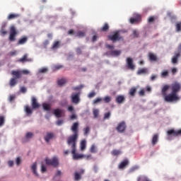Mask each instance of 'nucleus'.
I'll return each mask as SVG.
<instances>
[{"label":"nucleus","mask_w":181,"mask_h":181,"mask_svg":"<svg viewBox=\"0 0 181 181\" xmlns=\"http://www.w3.org/2000/svg\"><path fill=\"white\" fill-rule=\"evenodd\" d=\"M78 126L79 124L78 122H75L73 124L71 130L74 133V134L68 137L66 143L77 142L78 138Z\"/></svg>","instance_id":"nucleus-1"},{"label":"nucleus","mask_w":181,"mask_h":181,"mask_svg":"<svg viewBox=\"0 0 181 181\" xmlns=\"http://www.w3.org/2000/svg\"><path fill=\"white\" fill-rule=\"evenodd\" d=\"M66 144L71 148L72 157L74 160H78L83 158V154H78L76 153V142H66Z\"/></svg>","instance_id":"nucleus-2"},{"label":"nucleus","mask_w":181,"mask_h":181,"mask_svg":"<svg viewBox=\"0 0 181 181\" xmlns=\"http://www.w3.org/2000/svg\"><path fill=\"white\" fill-rule=\"evenodd\" d=\"M164 100L166 103H173V102H177L180 100V97L178 96L177 94H175L174 93H170V94H166L165 96L163 97Z\"/></svg>","instance_id":"nucleus-3"},{"label":"nucleus","mask_w":181,"mask_h":181,"mask_svg":"<svg viewBox=\"0 0 181 181\" xmlns=\"http://www.w3.org/2000/svg\"><path fill=\"white\" fill-rule=\"evenodd\" d=\"M180 57H181V43L177 47V51H175L174 56L171 58V63L173 64H177Z\"/></svg>","instance_id":"nucleus-4"},{"label":"nucleus","mask_w":181,"mask_h":181,"mask_svg":"<svg viewBox=\"0 0 181 181\" xmlns=\"http://www.w3.org/2000/svg\"><path fill=\"white\" fill-rule=\"evenodd\" d=\"M107 38L109 40L112 41V42H115L117 41H120V40H124V37H121L119 31H115V33H113V35H108Z\"/></svg>","instance_id":"nucleus-5"},{"label":"nucleus","mask_w":181,"mask_h":181,"mask_svg":"<svg viewBox=\"0 0 181 181\" xmlns=\"http://www.w3.org/2000/svg\"><path fill=\"white\" fill-rule=\"evenodd\" d=\"M17 35H18V31L16 27H14V25H11V27H10V34L8 37L9 41L11 42L16 41V37Z\"/></svg>","instance_id":"nucleus-6"},{"label":"nucleus","mask_w":181,"mask_h":181,"mask_svg":"<svg viewBox=\"0 0 181 181\" xmlns=\"http://www.w3.org/2000/svg\"><path fill=\"white\" fill-rule=\"evenodd\" d=\"M45 163L47 165H52L54 168H57L59 165V160L57 157H54L53 158L51 159L46 158Z\"/></svg>","instance_id":"nucleus-7"},{"label":"nucleus","mask_w":181,"mask_h":181,"mask_svg":"<svg viewBox=\"0 0 181 181\" xmlns=\"http://www.w3.org/2000/svg\"><path fill=\"white\" fill-rule=\"evenodd\" d=\"M171 88V93L174 94H177L181 90V83H179V82H174V83H172L170 86Z\"/></svg>","instance_id":"nucleus-8"},{"label":"nucleus","mask_w":181,"mask_h":181,"mask_svg":"<svg viewBox=\"0 0 181 181\" xmlns=\"http://www.w3.org/2000/svg\"><path fill=\"white\" fill-rule=\"evenodd\" d=\"M127 129V124L125 122H121L118 123L116 130L118 133L122 134L124 133Z\"/></svg>","instance_id":"nucleus-9"},{"label":"nucleus","mask_w":181,"mask_h":181,"mask_svg":"<svg viewBox=\"0 0 181 181\" xmlns=\"http://www.w3.org/2000/svg\"><path fill=\"white\" fill-rule=\"evenodd\" d=\"M126 63L128 69H130L132 71L135 70V65L134 64L132 58L127 57L126 59Z\"/></svg>","instance_id":"nucleus-10"},{"label":"nucleus","mask_w":181,"mask_h":181,"mask_svg":"<svg viewBox=\"0 0 181 181\" xmlns=\"http://www.w3.org/2000/svg\"><path fill=\"white\" fill-rule=\"evenodd\" d=\"M85 173V170L83 169H80L78 171H76L74 173V180L75 181H79L81 180V176Z\"/></svg>","instance_id":"nucleus-11"},{"label":"nucleus","mask_w":181,"mask_h":181,"mask_svg":"<svg viewBox=\"0 0 181 181\" xmlns=\"http://www.w3.org/2000/svg\"><path fill=\"white\" fill-rule=\"evenodd\" d=\"M168 136H181V129L175 131V129H170L167 132Z\"/></svg>","instance_id":"nucleus-12"},{"label":"nucleus","mask_w":181,"mask_h":181,"mask_svg":"<svg viewBox=\"0 0 181 181\" xmlns=\"http://www.w3.org/2000/svg\"><path fill=\"white\" fill-rule=\"evenodd\" d=\"M31 106L33 110H36L40 107V104L37 103V99L35 97L31 98Z\"/></svg>","instance_id":"nucleus-13"},{"label":"nucleus","mask_w":181,"mask_h":181,"mask_svg":"<svg viewBox=\"0 0 181 181\" xmlns=\"http://www.w3.org/2000/svg\"><path fill=\"white\" fill-rule=\"evenodd\" d=\"M141 21V16L140 14H136L134 18H130L129 23L131 24L138 23Z\"/></svg>","instance_id":"nucleus-14"},{"label":"nucleus","mask_w":181,"mask_h":181,"mask_svg":"<svg viewBox=\"0 0 181 181\" xmlns=\"http://www.w3.org/2000/svg\"><path fill=\"white\" fill-rule=\"evenodd\" d=\"M122 54V51L120 50H115V51H108L106 52V54L108 56L112 57H118Z\"/></svg>","instance_id":"nucleus-15"},{"label":"nucleus","mask_w":181,"mask_h":181,"mask_svg":"<svg viewBox=\"0 0 181 181\" xmlns=\"http://www.w3.org/2000/svg\"><path fill=\"white\" fill-rule=\"evenodd\" d=\"M71 102L75 104H78L80 102V98H79V94L76 93V94H72L71 95Z\"/></svg>","instance_id":"nucleus-16"},{"label":"nucleus","mask_w":181,"mask_h":181,"mask_svg":"<svg viewBox=\"0 0 181 181\" xmlns=\"http://www.w3.org/2000/svg\"><path fill=\"white\" fill-rule=\"evenodd\" d=\"M54 137V134L53 133L47 132L45 136L44 137V139L47 143H49L50 140L52 139Z\"/></svg>","instance_id":"nucleus-17"},{"label":"nucleus","mask_w":181,"mask_h":181,"mask_svg":"<svg viewBox=\"0 0 181 181\" xmlns=\"http://www.w3.org/2000/svg\"><path fill=\"white\" fill-rule=\"evenodd\" d=\"M28 37H25V36L21 37V38L18 40L17 45H25L28 42Z\"/></svg>","instance_id":"nucleus-18"},{"label":"nucleus","mask_w":181,"mask_h":181,"mask_svg":"<svg viewBox=\"0 0 181 181\" xmlns=\"http://www.w3.org/2000/svg\"><path fill=\"white\" fill-rule=\"evenodd\" d=\"M19 17H20V14L11 13V14H8L7 17V21H12L14 19H17Z\"/></svg>","instance_id":"nucleus-19"},{"label":"nucleus","mask_w":181,"mask_h":181,"mask_svg":"<svg viewBox=\"0 0 181 181\" xmlns=\"http://www.w3.org/2000/svg\"><path fill=\"white\" fill-rule=\"evenodd\" d=\"M32 61H33V59H31V58H28L27 54H25V55H23V57H22V58H20L18 59V62H21V63H24L26 62H32Z\"/></svg>","instance_id":"nucleus-20"},{"label":"nucleus","mask_w":181,"mask_h":181,"mask_svg":"<svg viewBox=\"0 0 181 181\" xmlns=\"http://www.w3.org/2000/svg\"><path fill=\"white\" fill-rule=\"evenodd\" d=\"M63 110L59 109H56L54 110L53 114L57 118H60L62 117Z\"/></svg>","instance_id":"nucleus-21"},{"label":"nucleus","mask_w":181,"mask_h":181,"mask_svg":"<svg viewBox=\"0 0 181 181\" xmlns=\"http://www.w3.org/2000/svg\"><path fill=\"white\" fill-rule=\"evenodd\" d=\"M11 75L15 76L14 78L18 79L21 78V71H11Z\"/></svg>","instance_id":"nucleus-22"},{"label":"nucleus","mask_w":181,"mask_h":181,"mask_svg":"<svg viewBox=\"0 0 181 181\" xmlns=\"http://www.w3.org/2000/svg\"><path fill=\"white\" fill-rule=\"evenodd\" d=\"M170 89V86L168 85H165L163 86L161 89V94L163 98L165 97V95H167V91Z\"/></svg>","instance_id":"nucleus-23"},{"label":"nucleus","mask_w":181,"mask_h":181,"mask_svg":"<svg viewBox=\"0 0 181 181\" xmlns=\"http://www.w3.org/2000/svg\"><path fill=\"white\" fill-rule=\"evenodd\" d=\"M148 59L151 62H157L158 57L155 55V54H152V52L148 53Z\"/></svg>","instance_id":"nucleus-24"},{"label":"nucleus","mask_w":181,"mask_h":181,"mask_svg":"<svg viewBox=\"0 0 181 181\" xmlns=\"http://www.w3.org/2000/svg\"><path fill=\"white\" fill-rule=\"evenodd\" d=\"M116 103L118 104H122L125 101V98L123 95H119L116 98Z\"/></svg>","instance_id":"nucleus-25"},{"label":"nucleus","mask_w":181,"mask_h":181,"mask_svg":"<svg viewBox=\"0 0 181 181\" xmlns=\"http://www.w3.org/2000/svg\"><path fill=\"white\" fill-rule=\"evenodd\" d=\"M8 33V31L6 30V25H4L0 28V35L1 36H6Z\"/></svg>","instance_id":"nucleus-26"},{"label":"nucleus","mask_w":181,"mask_h":181,"mask_svg":"<svg viewBox=\"0 0 181 181\" xmlns=\"http://www.w3.org/2000/svg\"><path fill=\"white\" fill-rule=\"evenodd\" d=\"M148 68H141L140 69H138L137 74L141 75V74H148Z\"/></svg>","instance_id":"nucleus-27"},{"label":"nucleus","mask_w":181,"mask_h":181,"mask_svg":"<svg viewBox=\"0 0 181 181\" xmlns=\"http://www.w3.org/2000/svg\"><path fill=\"white\" fill-rule=\"evenodd\" d=\"M31 170L33 171V173L36 176V177H39V175L37 172V163H34L33 164V165L31 166Z\"/></svg>","instance_id":"nucleus-28"},{"label":"nucleus","mask_w":181,"mask_h":181,"mask_svg":"<svg viewBox=\"0 0 181 181\" xmlns=\"http://www.w3.org/2000/svg\"><path fill=\"white\" fill-rule=\"evenodd\" d=\"M128 165H129V160H124V161L120 163V164L119 165L118 168L119 169H123V168H124Z\"/></svg>","instance_id":"nucleus-29"},{"label":"nucleus","mask_w":181,"mask_h":181,"mask_svg":"<svg viewBox=\"0 0 181 181\" xmlns=\"http://www.w3.org/2000/svg\"><path fill=\"white\" fill-rule=\"evenodd\" d=\"M86 141L83 139L80 143V149L81 151H83L86 150Z\"/></svg>","instance_id":"nucleus-30"},{"label":"nucleus","mask_w":181,"mask_h":181,"mask_svg":"<svg viewBox=\"0 0 181 181\" xmlns=\"http://www.w3.org/2000/svg\"><path fill=\"white\" fill-rule=\"evenodd\" d=\"M158 141V134H154L153 138H152V140H151L152 145L153 146L156 145Z\"/></svg>","instance_id":"nucleus-31"},{"label":"nucleus","mask_w":181,"mask_h":181,"mask_svg":"<svg viewBox=\"0 0 181 181\" xmlns=\"http://www.w3.org/2000/svg\"><path fill=\"white\" fill-rule=\"evenodd\" d=\"M18 81L16 78H11L9 81V86L13 87L17 84Z\"/></svg>","instance_id":"nucleus-32"},{"label":"nucleus","mask_w":181,"mask_h":181,"mask_svg":"<svg viewBox=\"0 0 181 181\" xmlns=\"http://www.w3.org/2000/svg\"><path fill=\"white\" fill-rule=\"evenodd\" d=\"M109 29H110L109 24H107V23H105L104 25L100 28V30L102 32H107L109 30Z\"/></svg>","instance_id":"nucleus-33"},{"label":"nucleus","mask_w":181,"mask_h":181,"mask_svg":"<svg viewBox=\"0 0 181 181\" xmlns=\"http://www.w3.org/2000/svg\"><path fill=\"white\" fill-rule=\"evenodd\" d=\"M136 93V88H134V87H132L130 90H129V95L132 97H134L135 96V94Z\"/></svg>","instance_id":"nucleus-34"},{"label":"nucleus","mask_w":181,"mask_h":181,"mask_svg":"<svg viewBox=\"0 0 181 181\" xmlns=\"http://www.w3.org/2000/svg\"><path fill=\"white\" fill-rule=\"evenodd\" d=\"M67 83V80L66 79H64V78H63V79H59L58 81H57V85L59 86H62L63 85H64L65 83Z\"/></svg>","instance_id":"nucleus-35"},{"label":"nucleus","mask_w":181,"mask_h":181,"mask_svg":"<svg viewBox=\"0 0 181 181\" xmlns=\"http://www.w3.org/2000/svg\"><path fill=\"white\" fill-rule=\"evenodd\" d=\"M24 110H25L26 115H31L33 113V110L28 105L25 106Z\"/></svg>","instance_id":"nucleus-36"},{"label":"nucleus","mask_w":181,"mask_h":181,"mask_svg":"<svg viewBox=\"0 0 181 181\" xmlns=\"http://www.w3.org/2000/svg\"><path fill=\"white\" fill-rule=\"evenodd\" d=\"M42 108L44 110L46 111H50L51 110V106L50 105L47 104V103H43L42 104Z\"/></svg>","instance_id":"nucleus-37"},{"label":"nucleus","mask_w":181,"mask_h":181,"mask_svg":"<svg viewBox=\"0 0 181 181\" xmlns=\"http://www.w3.org/2000/svg\"><path fill=\"white\" fill-rule=\"evenodd\" d=\"M99 110L95 109L93 110V115L94 118H98L99 115Z\"/></svg>","instance_id":"nucleus-38"},{"label":"nucleus","mask_w":181,"mask_h":181,"mask_svg":"<svg viewBox=\"0 0 181 181\" xmlns=\"http://www.w3.org/2000/svg\"><path fill=\"white\" fill-rule=\"evenodd\" d=\"M90 152L92 153H97L96 146L95 144H93L90 148Z\"/></svg>","instance_id":"nucleus-39"},{"label":"nucleus","mask_w":181,"mask_h":181,"mask_svg":"<svg viewBox=\"0 0 181 181\" xmlns=\"http://www.w3.org/2000/svg\"><path fill=\"white\" fill-rule=\"evenodd\" d=\"M103 101H104V103H110L112 101V98L110 97V96H105V97L103 98Z\"/></svg>","instance_id":"nucleus-40"},{"label":"nucleus","mask_w":181,"mask_h":181,"mask_svg":"<svg viewBox=\"0 0 181 181\" xmlns=\"http://www.w3.org/2000/svg\"><path fill=\"white\" fill-rule=\"evenodd\" d=\"M122 153V152L119 150H113L112 151V155L114 156H119Z\"/></svg>","instance_id":"nucleus-41"},{"label":"nucleus","mask_w":181,"mask_h":181,"mask_svg":"<svg viewBox=\"0 0 181 181\" xmlns=\"http://www.w3.org/2000/svg\"><path fill=\"white\" fill-rule=\"evenodd\" d=\"M76 36L78 37H84L86 36V33H83V31H78Z\"/></svg>","instance_id":"nucleus-42"},{"label":"nucleus","mask_w":181,"mask_h":181,"mask_svg":"<svg viewBox=\"0 0 181 181\" xmlns=\"http://www.w3.org/2000/svg\"><path fill=\"white\" fill-rule=\"evenodd\" d=\"M102 101H103V99H102V98H98L95 99V100L93 101V105H96V104H98V103H100V102H102Z\"/></svg>","instance_id":"nucleus-43"},{"label":"nucleus","mask_w":181,"mask_h":181,"mask_svg":"<svg viewBox=\"0 0 181 181\" xmlns=\"http://www.w3.org/2000/svg\"><path fill=\"white\" fill-rule=\"evenodd\" d=\"M110 116H111V112H108L107 113H105L104 115V117H103V119L105 120V119H108L110 118Z\"/></svg>","instance_id":"nucleus-44"},{"label":"nucleus","mask_w":181,"mask_h":181,"mask_svg":"<svg viewBox=\"0 0 181 181\" xmlns=\"http://www.w3.org/2000/svg\"><path fill=\"white\" fill-rule=\"evenodd\" d=\"M59 46V41H54L52 48V49H57Z\"/></svg>","instance_id":"nucleus-45"},{"label":"nucleus","mask_w":181,"mask_h":181,"mask_svg":"<svg viewBox=\"0 0 181 181\" xmlns=\"http://www.w3.org/2000/svg\"><path fill=\"white\" fill-rule=\"evenodd\" d=\"M175 27L177 32H181V23H177Z\"/></svg>","instance_id":"nucleus-46"},{"label":"nucleus","mask_w":181,"mask_h":181,"mask_svg":"<svg viewBox=\"0 0 181 181\" xmlns=\"http://www.w3.org/2000/svg\"><path fill=\"white\" fill-rule=\"evenodd\" d=\"M33 134L32 132H28L25 134V139H31V138H33Z\"/></svg>","instance_id":"nucleus-47"},{"label":"nucleus","mask_w":181,"mask_h":181,"mask_svg":"<svg viewBox=\"0 0 181 181\" xmlns=\"http://www.w3.org/2000/svg\"><path fill=\"white\" fill-rule=\"evenodd\" d=\"M169 76V72L168 71H163L162 73H161V77H163V78H165L167 76Z\"/></svg>","instance_id":"nucleus-48"},{"label":"nucleus","mask_w":181,"mask_h":181,"mask_svg":"<svg viewBox=\"0 0 181 181\" xmlns=\"http://www.w3.org/2000/svg\"><path fill=\"white\" fill-rule=\"evenodd\" d=\"M5 123V118L3 116H0V127H2Z\"/></svg>","instance_id":"nucleus-49"},{"label":"nucleus","mask_w":181,"mask_h":181,"mask_svg":"<svg viewBox=\"0 0 181 181\" xmlns=\"http://www.w3.org/2000/svg\"><path fill=\"white\" fill-rule=\"evenodd\" d=\"M89 132H90V128L88 127H87L86 128L83 129V134H84V136H87Z\"/></svg>","instance_id":"nucleus-50"},{"label":"nucleus","mask_w":181,"mask_h":181,"mask_svg":"<svg viewBox=\"0 0 181 181\" xmlns=\"http://www.w3.org/2000/svg\"><path fill=\"white\" fill-rule=\"evenodd\" d=\"M68 105V102L66 100H62L59 103V105L62 107H65Z\"/></svg>","instance_id":"nucleus-51"},{"label":"nucleus","mask_w":181,"mask_h":181,"mask_svg":"<svg viewBox=\"0 0 181 181\" xmlns=\"http://www.w3.org/2000/svg\"><path fill=\"white\" fill-rule=\"evenodd\" d=\"M21 75L24 74V75H28L30 74L29 71L28 69H23L22 71H20Z\"/></svg>","instance_id":"nucleus-52"},{"label":"nucleus","mask_w":181,"mask_h":181,"mask_svg":"<svg viewBox=\"0 0 181 181\" xmlns=\"http://www.w3.org/2000/svg\"><path fill=\"white\" fill-rule=\"evenodd\" d=\"M82 158H85L87 160H89L90 159H92V156L91 155H83Z\"/></svg>","instance_id":"nucleus-53"},{"label":"nucleus","mask_w":181,"mask_h":181,"mask_svg":"<svg viewBox=\"0 0 181 181\" xmlns=\"http://www.w3.org/2000/svg\"><path fill=\"white\" fill-rule=\"evenodd\" d=\"M142 180V181H151L148 177H139L138 178V181H141Z\"/></svg>","instance_id":"nucleus-54"},{"label":"nucleus","mask_w":181,"mask_h":181,"mask_svg":"<svg viewBox=\"0 0 181 181\" xmlns=\"http://www.w3.org/2000/svg\"><path fill=\"white\" fill-rule=\"evenodd\" d=\"M95 95H96V93L95 92H92L88 95V98H94Z\"/></svg>","instance_id":"nucleus-55"},{"label":"nucleus","mask_w":181,"mask_h":181,"mask_svg":"<svg viewBox=\"0 0 181 181\" xmlns=\"http://www.w3.org/2000/svg\"><path fill=\"white\" fill-rule=\"evenodd\" d=\"M46 171H47V168H46V166L44 165H41V173H45Z\"/></svg>","instance_id":"nucleus-56"},{"label":"nucleus","mask_w":181,"mask_h":181,"mask_svg":"<svg viewBox=\"0 0 181 181\" xmlns=\"http://www.w3.org/2000/svg\"><path fill=\"white\" fill-rule=\"evenodd\" d=\"M133 35H134V37H139V34L138 31H136V30H133Z\"/></svg>","instance_id":"nucleus-57"},{"label":"nucleus","mask_w":181,"mask_h":181,"mask_svg":"<svg viewBox=\"0 0 181 181\" xmlns=\"http://www.w3.org/2000/svg\"><path fill=\"white\" fill-rule=\"evenodd\" d=\"M47 68H41L40 69H39V72L40 73H46L47 71Z\"/></svg>","instance_id":"nucleus-58"},{"label":"nucleus","mask_w":181,"mask_h":181,"mask_svg":"<svg viewBox=\"0 0 181 181\" xmlns=\"http://www.w3.org/2000/svg\"><path fill=\"white\" fill-rule=\"evenodd\" d=\"M16 163L17 165H21V160L20 158H16Z\"/></svg>","instance_id":"nucleus-59"},{"label":"nucleus","mask_w":181,"mask_h":181,"mask_svg":"<svg viewBox=\"0 0 181 181\" xmlns=\"http://www.w3.org/2000/svg\"><path fill=\"white\" fill-rule=\"evenodd\" d=\"M105 47L110 50H112L115 48L114 45H110L109 44H107V45H105Z\"/></svg>","instance_id":"nucleus-60"},{"label":"nucleus","mask_w":181,"mask_h":181,"mask_svg":"<svg viewBox=\"0 0 181 181\" xmlns=\"http://www.w3.org/2000/svg\"><path fill=\"white\" fill-rule=\"evenodd\" d=\"M76 52L77 54H82L81 48H76Z\"/></svg>","instance_id":"nucleus-61"},{"label":"nucleus","mask_w":181,"mask_h":181,"mask_svg":"<svg viewBox=\"0 0 181 181\" xmlns=\"http://www.w3.org/2000/svg\"><path fill=\"white\" fill-rule=\"evenodd\" d=\"M139 96H144L145 95V90H141L139 92Z\"/></svg>","instance_id":"nucleus-62"},{"label":"nucleus","mask_w":181,"mask_h":181,"mask_svg":"<svg viewBox=\"0 0 181 181\" xmlns=\"http://www.w3.org/2000/svg\"><path fill=\"white\" fill-rule=\"evenodd\" d=\"M20 91L23 93H25L27 92V89L25 87H21Z\"/></svg>","instance_id":"nucleus-63"},{"label":"nucleus","mask_w":181,"mask_h":181,"mask_svg":"<svg viewBox=\"0 0 181 181\" xmlns=\"http://www.w3.org/2000/svg\"><path fill=\"white\" fill-rule=\"evenodd\" d=\"M63 123H64V121H63V120H58V121L56 122L57 125H58V126L62 125Z\"/></svg>","instance_id":"nucleus-64"}]
</instances>
